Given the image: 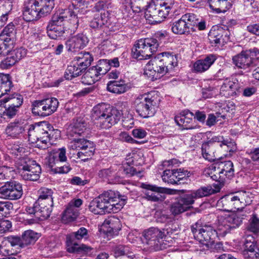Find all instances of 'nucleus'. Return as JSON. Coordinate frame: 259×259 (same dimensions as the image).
<instances>
[{"label":"nucleus","instance_id":"nucleus-44","mask_svg":"<svg viewBox=\"0 0 259 259\" xmlns=\"http://www.w3.org/2000/svg\"><path fill=\"white\" fill-rule=\"evenodd\" d=\"M243 217H245V215L233 213L224 217L226 220V222L228 223L229 226L231 227V229L233 230L238 227L241 225L243 219Z\"/></svg>","mask_w":259,"mask_h":259},{"label":"nucleus","instance_id":"nucleus-50","mask_svg":"<svg viewBox=\"0 0 259 259\" xmlns=\"http://www.w3.org/2000/svg\"><path fill=\"white\" fill-rule=\"evenodd\" d=\"M99 76L105 74L110 69L109 61L106 59L100 60L97 65L93 66Z\"/></svg>","mask_w":259,"mask_h":259},{"label":"nucleus","instance_id":"nucleus-25","mask_svg":"<svg viewBox=\"0 0 259 259\" xmlns=\"http://www.w3.org/2000/svg\"><path fill=\"white\" fill-rule=\"evenodd\" d=\"M103 231L108 236L117 235L121 229L120 220L114 216H110L106 219L102 225Z\"/></svg>","mask_w":259,"mask_h":259},{"label":"nucleus","instance_id":"nucleus-34","mask_svg":"<svg viewBox=\"0 0 259 259\" xmlns=\"http://www.w3.org/2000/svg\"><path fill=\"white\" fill-rule=\"evenodd\" d=\"M207 143H211L213 145H215V148L220 146L223 148L226 151L229 152L234 151L236 146L233 142L225 140L223 137H214L211 140L206 142Z\"/></svg>","mask_w":259,"mask_h":259},{"label":"nucleus","instance_id":"nucleus-12","mask_svg":"<svg viewBox=\"0 0 259 259\" xmlns=\"http://www.w3.org/2000/svg\"><path fill=\"white\" fill-rule=\"evenodd\" d=\"M16 166L23 179L32 181L39 179L41 169L35 161L26 158L19 159L16 162Z\"/></svg>","mask_w":259,"mask_h":259},{"label":"nucleus","instance_id":"nucleus-33","mask_svg":"<svg viewBox=\"0 0 259 259\" xmlns=\"http://www.w3.org/2000/svg\"><path fill=\"white\" fill-rule=\"evenodd\" d=\"M107 89L109 92L116 94H123L128 89L125 81L123 80L110 81L107 84Z\"/></svg>","mask_w":259,"mask_h":259},{"label":"nucleus","instance_id":"nucleus-8","mask_svg":"<svg viewBox=\"0 0 259 259\" xmlns=\"http://www.w3.org/2000/svg\"><path fill=\"white\" fill-rule=\"evenodd\" d=\"M93 57L89 52L81 53L71 61L65 72L64 77L67 80L79 76L91 65Z\"/></svg>","mask_w":259,"mask_h":259},{"label":"nucleus","instance_id":"nucleus-58","mask_svg":"<svg viewBox=\"0 0 259 259\" xmlns=\"http://www.w3.org/2000/svg\"><path fill=\"white\" fill-rule=\"evenodd\" d=\"M116 196V201H115L114 202L111 203V210L110 211V213L111 212H116L120 210L123 206L124 205L125 203L126 199L120 198L121 196L119 195H117Z\"/></svg>","mask_w":259,"mask_h":259},{"label":"nucleus","instance_id":"nucleus-40","mask_svg":"<svg viewBox=\"0 0 259 259\" xmlns=\"http://www.w3.org/2000/svg\"><path fill=\"white\" fill-rule=\"evenodd\" d=\"M4 103H8V105L20 109L23 103V96L17 93L13 94L3 99Z\"/></svg>","mask_w":259,"mask_h":259},{"label":"nucleus","instance_id":"nucleus-3","mask_svg":"<svg viewBox=\"0 0 259 259\" xmlns=\"http://www.w3.org/2000/svg\"><path fill=\"white\" fill-rule=\"evenodd\" d=\"M91 117L96 127L101 129H107L119 121L121 114L116 109L110 107L109 104L102 103L94 107Z\"/></svg>","mask_w":259,"mask_h":259},{"label":"nucleus","instance_id":"nucleus-15","mask_svg":"<svg viewBox=\"0 0 259 259\" xmlns=\"http://www.w3.org/2000/svg\"><path fill=\"white\" fill-rule=\"evenodd\" d=\"M59 102L56 98H48L34 101L32 104V112L35 115L45 117L55 112L58 107Z\"/></svg>","mask_w":259,"mask_h":259},{"label":"nucleus","instance_id":"nucleus-52","mask_svg":"<svg viewBox=\"0 0 259 259\" xmlns=\"http://www.w3.org/2000/svg\"><path fill=\"white\" fill-rule=\"evenodd\" d=\"M78 215V210L68 204L64 211L63 219H66L68 221H73L77 218Z\"/></svg>","mask_w":259,"mask_h":259},{"label":"nucleus","instance_id":"nucleus-59","mask_svg":"<svg viewBox=\"0 0 259 259\" xmlns=\"http://www.w3.org/2000/svg\"><path fill=\"white\" fill-rule=\"evenodd\" d=\"M182 17L183 20L186 21L187 26L190 28V30L193 29V26L197 25L198 19L194 14H186L183 15Z\"/></svg>","mask_w":259,"mask_h":259},{"label":"nucleus","instance_id":"nucleus-24","mask_svg":"<svg viewBox=\"0 0 259 259\" xmlns=\"http://www.w3.org/2000/svg\"><path fill=\"white\" fill-rule=\"evenodd\" d=\"M144 188L151 191L145 194V197L148 200L153 202H161L165 199L164 193L166 191V189L151 185H145Z\"/></svg>","mask_w":259,"mask_h":259},{"label":"nucleus","instance_id":"nucleus-56","mask_svg":"<svg viewBox=\"0 0 259 259\" xmlns=\"http://www.w3.org/2000/svg\"><path fill=\"white\" fill-rule=\"evenodd\" d=\"M119 174L125 175L128 177L140 174V171H137L136 168L127 165L125 166H120L119 169Z\"/></svg>","mask_w":259,"mask_h":259},{"label":"nucleus","instance_id":"nucleus-7","mask_svg":"<svg viewBox=\"0 0 259 259\" xmlns=\"http://www.w3.org/2000/svg\"><path fill=\"white\" fill-rule=\"evenodd\" d=\"M54 6V0H30L29 5L24 8V19L28 22L36 20L50 14Z\"/></svg>","mask_w":259,"mask_h":259},{"label":"nucleus","instance_id":"nucleus-17","mask_svg":"<svg viewBox=\"0 0 259 259\" xmlns=\"http://www.w3.org/2000/svg\"><path fill=\"white\" fill-rule=\"evenodd\" d=\"M254 57H259V50L254 48L242 51L232 58V61L237 67L245 69L251 66Z\"/></svg>","mask_w":259,"mask_h":259},{"label":"nucleus","instance_id":"nucleus-29","mask_svg":"<svg viewBox=\"0 0 259 259\" xmlns=\"http://www.w3.org/2000/svg\"><path fill=\"white\" fill-rule=\"evenodd\" d=\"M88 130V124L84 119L77 118L73 120L71 124L70 135H81L85 134Z\"/></svg>","mask_w":259,"mask_h":259},{"label":"nucleus","instance_id":"nucleus-39","mask_svg":"<svg viewBox=\"0 0 259 259\" xmlns=\"http://www.w3.org/2000/svg\"><path fill=\"white\" fill-rule=\"evenodd\" d=\"M233 0H210L209 6L211 8L218 12H225L231 7Z\"/></svg>","mask_w":259,"mask_h":259},{"label":"nucleus","instance_id":"nucleus-13","mask_svg":"<svg viewBox=\"0 0 259 259\" xmlns=\"http://www.w3.org/2000/svg\"><path fill=\"white\" fill-rule=\"evenodd\" d=\"M143 236L146 243L155 251L167 248V244L171 241L170 240V242L167 240L166 242H164V232L156 227L145 230L143 232Z\"/></svg>","mask_w":259,"mask_h":259},{"label":"nucleus","instance_id":"nucleus-21","mask_svg":"<svg viewBox=\"0 0 259 259\" xmlns=\"http://www.w3.org/2000/svg\"><path fill=\"white\" fill-rule=\"evenodd\" d=\"M189 172L184 169H166L162 175V180L168 184H178L179 182L189 177Z\"/></svg>","mask_w":259,"mask_h":259},{"label":"nucleus","instance_id":"nucleus-35","mask_svg":"<svg viewBox=\"0 0 259 259\" xmlns=\"http://www.w3.org/2000/svg\"><path fill=\"white\" fill-rule=\"evenodd\" d=\"M69 12L70 9H66L62 10L60 13L54 14L52 16L51 20L48 23V26L52 25L55 27H63L64 21L68 17V14Z\"/></svg>","mask_w":259,"mask_h":259},{"label":"nucleus","instance_id":"nucleus-6","mask_svg":"<svg viewBox=\"0 0 259 259\" xmlns=\"http://www.w3.org/2000/svg\"><path fill=\"white\" fill-rule=\"evenodd\" d=\"M165 37L163 33H157L155 37L145 38L138 40L132 49V56L138 60L149 59L157 51L160 41Z\"/></svg>","mask_w":259,"mask_h":259},{"label":"nucleus","instance_id":"nucleus-4","mask_svg":"<svg viewBox=\"0 0 259 259\" xmlns=\"http://www.w3.org/2000/svg\"><path fill=\"white\" fill-rule=\"evenodd\" d=\"M191 229L195 239L205 245L207 248L222 247V243L215 242L217 232L211 226L204 224L200 220L192 225Z\"/></svg>","mask_w":259,"mask_h":259},{"label":"nucleus","instance_id":"nucleus-61","mask_svg":"<svg viewBox=\"0 0 259 259\" xmlns=\"http://www.w3.org/2000/svg\"><path fill=\"white\" fill-rule=\"evenodd\" d=\"M13 208V205L11 202L0 201V220L9 214Z\"/></svg>","mask_w":259,"mask_h":259},{"label":"nucleus","instance_id":"nucleus-46","mask_svg":"<svg viewBox=\"0 0 259 259\" xmlns=\"http://www.w3.org/2000/svg\"><path fill=\"white\" fill-rule=\"evenodd\" d=\"M223 30L222 29H211L208 33V39L212 46H216L221 43L223 37Z\"/></svg>","mask_w":259,"mask_h":259},{"label":"nucleus","instance_id":"nucleus-57","mask_svg":"<svg viewBox=\"0 0 259 259\" xmlns=\"http://www.w3.org/2000/svg\"><path fill=\"white\" fill-rule=\"evenodd\" d=\"M36 203H35L33 207H27L25 209L28 214L34 215L35 219H31L32 223L38 220H42L45 219H42V214L38 208H36Z\"/></svg>","mask_w":259,"mask_h":259},{"label":"nucleus","instance_id":"nucleus-42","mask_svg":"<svg viewBox=\"0 0 259 259\" xmlns=\"http://www.w3.org/2000/svg\"><path fill=\"white\" fill-rule=\"evenodd\" d=\"M220 173L225 176V178H230L234 175L233 164L231 161L221 162L217 167Z\"/></svg>","mask_w":259,"mask_h":259},{"label":"nucleus","instance_id":"nucleus-43","mask_svg":"<svg viewBox=\"0 0 259 259\" xmlns=\"http://www.w3.org/2000/svg\"><path fill=\"white\" fill-rule=\"evenodd\" d=\"M14 40L6 39L0 36V56H5L11 52L13 48Z\"/></svg>","mask_w":259,"mask_h":259},{"label":"nucleus","instance_id":"nucleus-20","mask_svg":"<svg viewBox=\"0 0 259 259\" xmlns=\"http://www.w3.org/2000/svg\"><path fill=\"white\" fill-rule=\"evenodd\" d=\"M217 206L226 211H235L241 209L236 193L223 196L218 201Z\"/></svg>","mask_w":259,"mask_h":259},{"label":"nucleus","instance_id":"nucleus-51","mask_svg":"<svg viewBox=\"0 0 259 259\" xmlns=\"http://www.w3.org/2000/svg\"><path fill=\"white\" fill-rule=\"evenodd\" d=\"M50 26H47V33L48 36L52 39H56L62 36L64 33V27H58Z\"/></svg>","mask_w":259,"mask_h":259},{"label":"nucleus","instance_id":"nucleus-26","mask_svg":"<svg viewBox=\"0 0 259 259\" xmlns=\"http://www.w3.org/2000/svg\"><path fill=\"white\" fill-rule=\"evenodd\" d=\"M193 116V113L189 110H185L175 116V121L178 125L184 129H192Z\"/></svg>","mask_w":259,"mask_h":259},{"label":"nucleus","instance_id":"nucleus-32","mask_svg":"<svg viewBox=\"0 0 259 259\" xmlns=\"http://www.w3.org/2000/svg\"><path fill=\"white\" fill-rule=\"evenodd\" d=\"M245 245L242 253L245 259H259V248L256 243L247 241Z\"/></svg>","mask_w":259,"mask_h":259},{"label":"nucleus","instance_id":"nucleus-16","mask_svg":"<svg viewBox=\"0 0 259 259\" xmlns=\"http://www.w3.org/2000/svg\"><path fill=\"white\" fill-rule=\"evenodd\" d=\"M69 148L73 150H80L77 155L78 158L85 160L93 156L95 150L94 143L84 138H74L69 143Z\"/></svg>","mask_w":259,"mask_h":259},{"label":"nucleus","instance_id":"nucleus-45","mask_svg":"<svg viewBox=\"0 0 259 259\" xmlns=\"http://www.w3.org/2000/svg\"><path fill=\"white\" fill-rule=\"evenodd\" d=\"M226 220L224 217H220L218 219V223L217 225V237L218 235L225 236L227 234L230 232L232 230L231 227L228 223L226 222Z\"/></svg>","mask_w":259,"mask_h":259},{"label":"nucleus","instance_id":"nucleus-30","mask_svg":"<svg viewBox=\"0 0 259 259\" xmlns=\"http://www.w3.org/2000/svg\"><path fill=\"white\" fill-rule=\"evenodd\" d=\"M238 87V81L236 79L227 80L221 87V93L226 97L233 96L236 95Z\"/></svg>","mask_w":259,"mask_h":259},{"label":"nucleus","instance_id":"nucleus-10","mask_svg":"<svg viewBox=\"0 0 259 259\" xmlns=\"http://www.w3.org/2000/svg\"><path fill=\"white\" fill-rule=\"evenodd\" d=\"M90 236V232L84 227L79 228L77 231L73 232L66 237V249L70 253L88 252L92 248L84 244L79 245L75 240H87Z\"/></svg>","mask_w":259,"mask_h":259},{"label":"nucleus","instance_id":"nucleus-28","mask_svg":"<svg viewBox=\"0 0 259 259\" xmlns=\"http://www.w3.org/2000/svg\"><path fill=\"white\" fill-rule=\"evenodd\" d=\"M215 145L210 143L204 142L201 146V152L203 157L209 161H214L222 157L216 153Z\"/></svg>","mask_w":259,"mask_h":259},{"label":"nucleus","instance_id":"nucleus-2","mask_svg":"<svg viewBox=\"0 0 259 259\" xmlns=\"http://www.w3.org/2000/svg\"><path fill=\"white\" fill-rule=\"evenodd\" d=\"M177 57L167 52L159 53L150 60L145 68V74L157 79L170 71L177 66Z\"/></svg>","mask_w":259,"mask_h":259},{"label":"nucleus","instance_id":"nucleus-18","mask_svg":"<svg viewBox=\"0 0 259 259\" xmlns=\"http://www.w3.org/2000/svg\"><path fill=\"white\" fill-rule=\"evenodd\" d=\"M23 195L22 185L16 181L6 182L0 187V198L16 200L20 199Z\"/></svg>","mask_w":259,"mask_h":259},{"label":"nucleus","instance_id":"nucleus-48","mask_svg":"<svg viewBox=\"0 0 259 259\" xmlns=\"http://www.w3.org/2000/svg\"><path fill=\"white\" fill-rule=\"evenodd\" d=\"M99 76L105 74L110 69L109 61L106 59L100 60L97 65L93 66Z\"/></svg>","mask_w":259,"mask_h":259},{"label":"nucleus","instance_id":"nucleus-47","mask_svg":"<svg viewBox=\"0 0 259 259\" xmlns=\"http://www.w3.org/2000/svg\"><path fill=\"white\" fill-rule=\"evenodd\" d=\"M98 176L100 178L110 180H116L117 177H121L120 174H119V171L116 172V170L113 167L100 170L99 171Z\"/></svg>","mask_w":259,"mask_h":259},{"label":"nucleus","instance_id":"nucleus-64","mask_svg":"<svg viewBox=\"0 0 259 259\" xmlns=\"http://www.w3.org/2000/svg\"><path fill=\"white\" fill-rule=\"evenodd\" d=\"M38 199H48V202L51 203V199H53L52 194L53 191L51 189L47 188H41L38 191Z\"/></svg>","mask_w":259,"mask_h":259},{"label":"nucleus","instance_id":"nucleus-14","mask_svg":"<svg viewBox=\"0 0 259 259\" xmlns=\"http://www.w3.org/2000/svg\"><path fill=\"white\" fill-rule=\"evenodd\" d=\"M171 8V7L165 2L159 5L151 4L145 13V18L152 24L160 23L168 16Z\"/></svg>","mask_w":259,"mask_h":259},{"label":"nucleus","instance_id":"nucleus-19","mask_svg":"<svg viewBox=\"0 0 259 259\" xmlns=\"http://www.w3.org/2000/svg\"><path fill=\"white\" fill-rule=\"evenodd\" d=\"M213 192L214 190L211 186L203 187L183 195L179 200L187 209H189L191 205L194 203L195 199L209 196Z\"/></svg>","mask_w":259,"mask_h":259},{"label":"nucleus","instance_id":"nucleus-5","mask_svg":"<svg viewBox=\"0 0 259 259\" xmlns=\"http://www.w3.org/2000/svg\"><path fill=\"white\" fill-rule=\"evenodd\" d=\"M160 102V97L157 91L140 95L135 101L136 111L143 118L152 117L158 109Z\"/></svg>","mask_w":259,"mask_h":259},{"label":"nucleus","instance_id":"nucleus-54","mask_svg":"<svg viewBox=\"0 0 259 259\" xmlns=\"http://www.w3.org/2000/svg\"><path fill=\"white\" fill-rule=\"evenodd\" d=\"M15 34V26L12 23H10L4 28L2 33L0 34V36L6 39L11 38V40H14Z\"/></svg>","mask_w":259,"mask_h":259},{"label":"nucleus","instance_id":"nucleus-55","mask_svg":"<svg viewBox=\"0 0 259 259\" xmlns=\"http://www.w3.org/2000/svg\"><path fill=\"white\" fill-rule=\"evenodd\" d=\"M68 9H70V12L68 15H69L70 17L69 20L71 25L72 29H76L78 26L80 18V15L78 13L79 10H74L73 11H71V8Z\"/></svg>","mask_w":259,"mask_h":259},{"label":"nucleus","instance_id":"nucleus-62","mask_svg":"<svg viewBox=\"0 0 259 259\" xmlns=\"http://www.w3.org/2000/svg\"><path fill=\"white\" fill-rule=\"evenodd\" d=\"M19 110L9 105H6L5 106V114L4 119L10 120L14 117L17 114Z\"/></svg>","mask_w":259,"mask_h":259},{"label":"nucleus","instance_id":"nucleus-23","mask_svg":"<svg viewBox=\"0 0 259 259\" xmlns=\"http://www.w3.org/2000/svg\"><path fill=\"white\" fill-rule=\"evenodd\" d=\"M26 124L21 120L16 119L8 124L5 128L7 137L13 139H19L24 132Z\"/></svg>","mask_w":259,"mask_h":259},{"label":"nucleus","instance_id":"nucleus-11","mask_svg":"<svg viewBox=\"0 0 259 259\" xmlns=\"http://www.w3.org/2000/svg\"><path fill=\"white\" fill-rule=\"evenodd\" d=\"M66 150L61 148L58 150H53L48 153L45 159V164L55 174H66L70 170L71 167L69 164L64 165L62 167H58L59 164L66 161Z\"/></svg>","mask_w":259,"mask_h":259},{"label":"nucleus","instance_id":"nucleus-63","mask_svg":"<svg viewBox=\"0 0 259 259\" xmlns=\"http://www.w3.org/2000/svg\"><path fill=\"white\" fill-rule=\"evenodd\" d=\"M12 9V3L11 0H2L0 1V13L8 17L9 13Z\"/></svg>","mask_w":259,"mask_h":259},{"label":"nucleus","instance_id":"nucleus-9","mask_svg":"<svg viewBox=\"0 0 259 259\" xmlns=\"http://www.w3.org/2000/svg\"><path fill=\"white\" fill-rule=\"evenodd\" d=\"M116 194L114 191H105L90 202L89 208L91 212L96 214L110 213L111 203L116 201Z\"/></svg>","mask_w":259,"mask_h":259},{"label":"nucleus","instance_id":"nucleus-37","mask_svg":"<svg viewBox=\"0 0 259 259\" xmlns=\"http://www.w3.org/2000/svg\"><path fill=\"white\" fill-rule=\"evenodd\" d=\"M171 29L172 32L177 34H188L190 32V28L182 17L171 24Z\"/></svg>","mask_w":259,"mask_h":259},{"label":"nucleus","instance_id":"nucleus-22","mask_svg":"<svg viewBox=\"0 0 259 259\" xmlns=\"http://www.w3.org/2000/svg\"><path fill=\"white\" fill-rule=\"evenodd\" d=\"M89 42L87 36L83 33L74 35L66 42V47L69 52H76L83 49Z\"/></svg>","mask_w":259,"mask_h":259},{"label":"nucleus","instance_id":"nucleus-60","mask_svg":"<svg viewBox=\"0 0 259 259\" xmlns=\"http://www.w3.org/2000/svg\"><path fill=\"white\" fill-rule=\"evenodd\" d=\"M17 62L11 53L5 59L0 62V68L3 69H7L14 65Z\"/></svg>","mask_w":259,"mask_h":259},{"label":"nucleus","instance_id":"nucleus-53","mask_svg":"<svg viewBox=\"0 0 259 259\" xmlns=\"http://www.w3.org/2000/svg\"><path fill=\"white\" fill-rule=\"evenodd\" d=\"M239 202H240V208H243L245 206L249 204L252 201L250 194L246 191H240L236 192Z\"/></svg>","mask_w":259,"mask_h":259},{"label":"nucleus","instance_id":"nucleus-49","mask_svg":"<svg viewBox=\"0 0 259 259\" xmlns=\"http://www.w3.org/2000/svg\"><path fill=\"white\" fill-rule=\"evenodd\" d=\"M99 76L105 74L110 69L109 61L106 59L100 60L97 65L93 66Z\"/></svg>","mask_w":259,"mask_h":259},{"label":"nucleus","instance_id":"nucleus-36","mask_svg":"<svg viewBox=\"0 0 259 259\" xmlns=\"http://www.w3.org/2000/svg\"><path fill=\"white\" fill-rule=\"evenodd\" d=\"M39 237L38 234L32 230H28L24 231L21 237V248H25L33 244Z\"/></svg>","mask_w":259,"mask_h":259},{"label":"nucleus","instance_id":"nucleus-1","mask_svg":"<svg viewBox=\"0 0 259 259\" xmlns=\"http://www.w3.org/2000/svg\"><path fill=\"white\" fill-rule=\"evenodd\" d=\"M60 137V131L55 129L48 122H42L35 125L31 124L28 131V141L35 143L37 147L45 149L48 147V143L55 140Z\"/></svg>","mask_w":259,"mask_h":259},{"label":"nucleus","instance_id":"nucleus-41","mask_svg":"<svg viewBox=\"0 0 259 259\" xmlns=\"http://www.w3.org/2000/svg\"><path fill=\"white\" fill-rule=\"evenodd\" d=\"M93 67L90 68L81 77V82L85 84H93L99 80V75Z\"/></svg>","mask_w":259,"mask_h":259},{"label":"nucleus","instance_id":"nucleus-31","mask_svg":"<svg viewBox=\"0 0 259 259\" xmlns=\"http://www.w3.org/2000/svg\"><path fill=\"white\" fill-rule=\"evenodd\" d=\"M48 199H38L35 202L36 208H38L42 214V219L48 218L52 211L53 205V199H51V203L48 202Z\"/></svg>","mask_w":259,"mask_h":259},{"label":"nucleus","instance_id":"nucleus-27","mask_svg":"<svg viewBox=\"0 0 259 259\" xmlns=\"http://www.w3.org/2000/svg\"><path fill=\"white\" fill-rule=\"evenodd\" d=\"M217 59V56L213 54L207 55L204 58L196 61L194 65V70L196 72L202 73L207 70L214 63Z\"/></svg>","mask_w":259,"mask_h":259},{"label":"nucleus","instance_id":"nucleus-38","mask_svg":"<svg viewBox=\"0 0 259 259\" xmlns=\"http://www.w3.org/2000/svg\"><path fill=\"white\" fill-rule=\"evenodd\" d=\"M12 87L10 76L0 73V98L10 92Z\"/></svg>","mask_w":259,"mask_h":259}]
</instances>
